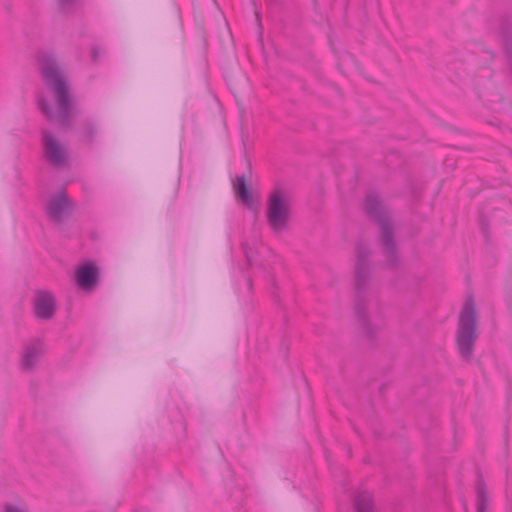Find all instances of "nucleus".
<instances>
[{
  "label": "nucleus",
  "mask_w": 512,
  "mask_h": 512,
  "mask_svg": "<svg viewBox=\"0 0 512 512\" xmlns=\"http://www.w3.org/2000/svg\"><path fill=\"white\" fill-rule=\"evenodd\" d=\"M42 76L53 92L57 115L45 98L38 100V108L50 122L57 120L61 128L72 124L74 99L70 94L68 82L53 55H43L39 59Z\"/></svg>",
  "instance_id": "nucleus-1"
},
{
  "label": "nucleus",
  "mask_w": 512,
  "mask_h": 512,
  "mask_svg": "<svg viewBox=\"0 0 512 512\" xmlns=\"http://www.w3.org/2000/svg\"><path fill=\"white\" fill-rule=\"evenodd\" d=\"M370 250L359 243L356 247V265L354 270V312L356 320L363 335L373 340L383 327L384 320L381 314L370 316L366 313L368 283L370 279Z\"/></svg>",
  "instance_id": "nucleus-2"
},
{
  "label": "nucleus",
  "mask_w": 512,
  "mask_h": 512,
  "mask_svg": "<svg viewBox=\"0 0 512 512\" xmlns=\"http://www.w3.org/2000/svg\"><path fill=\"white\" fill-rule=\"evenodd\" d=\"M364 211L367 217L380 228L378 242L386 258L387 266L390 268L398 267L400 258L391 212L379 193L370 191L365 195Z\"/></svg>",
  "instance_id": "nucleus-3"
},
{
  "label": "nucleus",
  "mask_w": 512,
  "mask_h": 512,
  "mask_svg": "<svg viewBox=\"0 0 512 512\" xmlns=\"http://www.w3.org/2000/svg\"><path fill=\"white\" fill-rule=\"evenodd\" d=\"M478 313L472 296H469L460 312L456 345L460 356L466 360L473 357L474 346L478 337Z\"/></svg>",
  "instance_id": "nucleus-4"
},
{
  "label": "nucleus",
  "mask_w": 512,
  "mask_h": 512,
  "mask_svg": "<svg viewBox=\"0 0 512 512\" xmlns=\"http://www.w3.org/2000/svg\"><path fill=\"white\" fill-rule=\"evenodd\" d=\"M270 228L278 233L288 228L290 220V206L281 188H275L269 195L266 211Z\"/></svg>",
  "instance_id": "nucleus-5"
},
{
  "label": "nucleus",
  "mask_w": 512,
  "mask_h": 512,
  "mask_svg": "<svg viewBox=\"0 0 512 512\" xmlns=\"http://www.w3.org/2000/svg\"><path fill=\"white\" fill-rule=\"evenodd\" d=\"M44 157L55 168H65L69 163L67 148L48 130L41 131Z\"/></svg>",
  "instance_id": "nucleus-6"
},
{
  "label": "nucleus",
  "mask_w": 512,
  "mask_h": 512,
  "mask_svg": "<svg viewBox=\"0 0 512 512\" xmlns=\"http://www.w3.org/2000/svg\"><path fill=\"white\" fill-rule=\"evenodd\" d=\"M73 202L64 190L51 196L47 203L46 212L48 217L56 224H63L71 215Z\"/></svg>",
  "instance_id": "nucleus-7"
},
{
  "label": "nucleus",
  "mask_w": 512,
  "mask_h": 512,
  "mask_svg": "<svg viewBox=\"0 0 512 512\" xmlns=\"http://www.w3.org/2000/svg\"><path fill=\"white\" fill-rule=\"evenodd\" d=\"M100 271L93 261L80 265L75 273L76 285L85 292L93 291L99 283Z\"/></svg>",
  "instance_id": "nucleus-8"
},
{
  "label": "nucleus",
  "mask_w": 512,
  "mask_h": 512,
  "mask_svg": "<svg viewBox=\"0 0 512 512\" xmlns=\"http://www.w3.org/2000/svg\"><path fill=\"white\" fill-rule=\"evenodd\" d=\"M56 312V299L49 291H38L34 300V314L40 320H50Z\"/></svg>",
  "instance_id": "nucleus-9"
},
{
  "label": "nucleus",
  "mask_w": 512,
  "mask_h": 512,
  "mask_svg": "<svg viewBox=\"0 0 512 512\" xmlns=\"http://www.w3.org/2000/svg\"><path fill=\"white\" fill-rule=\"evenodd\" d=\"M44 353L45 346L43 341L35 339L27 343L23 348L21 369L24 371H32Z\"/></svg>",
  "instance_id": "nucleus-10"
},
{
  "label": "nucleus",
  "mask_w": 512,
  "mask_h": 512,
  "mask_svg": "<svg viewBox=\"0 0 512 512\" xmlns=\"http://www.w3.org/2000/svg\"><path fill=\"white\" fill-rule=\"evenodd\" d=\"M79 139L83 143L92 146L100 135L99 124L93 119H84L79 126Z\"/></svg>",
  "instance_id": "nucleus-11"
},
{
  "label": "nucleus",
  "mask_w": 512,
  "mask_h": 512,
  "mask_svg": "<svg viewBox=\"0 0 512 512\" xmlns=\"http://www.w3.org/2000/svg\"><path fill=\"white\" fill-rule=\"evenodd\" d=\"M233 189L237 197L241 199L243 204L250 210L255 209L253 203V195L250 184L246 181V176H237L233 182Z\"/></svg>",
  "instance_id": "nucleus-12"
},
{
  "label": "nucleus",
  "mask_w": 512,
  "mask_h": 512,
  "mask_svg": "<svg viewBox=\"0 0 512 512\" xmlns=\"http://www.w3.org/2000/svg\"><path fill=\"white\" fill-rule=\"evenodd\" d=\"M475 493H476V510L477 512H488V490L486 483L482 476L477 478L475 484Z\"/></svg>",
  "instance_id": "nucleus-13"
},
{
  "label": "nucleus",
  "mask_w": 512,
  "mask_h": 512,
  "mask_svg": "<svg viewBox=\"0 0 512 512\" xmlns=\"http://www.w3.org/2000/svg\"><path fill=\"white\" fill-rule=\"evenodd\" d=\"M356 512H374L373 497L368 491H357L353 497Z\"/></svg>",
  "instance_id": "nucleus-14"
},
{
  "label": "nucleus",
  "mask_w": 512,
  "mask_h": 512,
  "mask_svg": "<svg viewBox=\"0 0 512 512\" xmlns=\"http://www.w3.org/2000/svg\"><path fill=\"white\" fill-rule=\"evenodd\" d=\"M241 248L245 256L244 269L248 270L254 266L262 267L259 262V254L254 247L250 246L249 243L245 241L241 243Z\"/></svg>",
  "instance_id": "nucleus-15"
},
{
  "label": "nucleus",
  "mask_w": 512,
  "mask_h": 512,
  "mask_svg": "<svg viewBox=\"0 0 512 512\" xmlns=\"http://www.w3.org/2000/svg\"><path fill=\"white\" fill-rule=\"evenodd\" d=\"M501 37L512 75V31L506 25H503L501 29Z\"/></svg>",
  "instance_id": "nucleus-16"
},
{
  "label": "nucleus",
  "mask_w": 512,
  "mask_h": 512,
  "mask_svg": "<svg viewBox=\"0 0 512 512\" xmlns=\"http://www.w3.org/2000/svg\"><path fill=\"white\" fill-rule=\"evenodd\" d=\"M77 0H58V7L61 11L69 10Z\"/></svg>",
  "instance_id": "nucleus-17"
},
{
  "label": "nucleus",
  "mask_w": 512,
  "mask_h": 512,
  "mask_svg": "<svg viewBox=\"0 0 512 512\" xmlns=\"http://www.w3.org/2000/svg\"><path fill=\"white\" fill-rule=\"evenodd\" d=\"M4 512H28V510L24 507L14 506L11 504H6L4 506Z\"/></svg>",
  "instance_id": "nucleus-18"
},
{
  "label": "nucleus",
  "mask_w": 512,
  "mask_h": 512,
  "mask_svg": "<svg viewBox=\"0 0 512 512\" xmlns=\"http://www.w3.org/2000/svg\"><path fill=\"white\" fill-rule=\"evenodd\" d=\"M100 55V49L98 46H93L91 49V61L92 63H97Z\"/></svg>",
  "instance_id": "nucleus-19"
},
{
  "label": "nucleus",
  "mask_w": 512,
  "mask_h": 512,
  "mask_svg": "<svg viewBox=\"0 0 512 512\" xmlns=\"http://www.w3.org/2000/svg\"><path fill=\"white\" fill-rule=\"evenodd\" d=\"M247 282H248V286L251 287L252 286V280L250 278H248Z\"/></svg>",
  "instance_id": "nucleus-20"
}]
</instances>
